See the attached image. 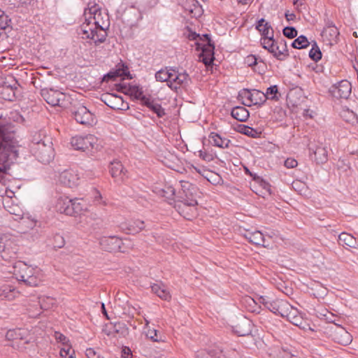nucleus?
I'll use <instances>...</instances> for the list:
<instances>
[{
    "instance_id": "22",
    "label": "nucleus",
    "mask_w": 358,
    "mask_h": 358,
    "mask_svg": "<svg viewBox=\"0 0 358 358\" xmlns=\"http://www.w3.org/2000/svg\"><path fill=\"white\" fill-rule=\"evenodd\" d=\"M127 171L119 161H113L110 164V173L116 182H123L127 178Z\"/></svg>"
},
{
    "instance_id": "39",
    "label": "nucleus",
    "mask_w": 358,
    "mask_h": 358,
    "mask_svg": "<svg viewBox=\"0 0 358 358\" xmlns=\"http://www.w3.org/2000/svg\"><path fill=\"white\" fill-rule=\"evenodd\" d=\"M71 199L68 198H61L57 201V208L59 213L69 215V209H71Z\"/></svg>"
},
{
    "instance_id": "21",
    "label": "nucleus",
    "mask_w": 358,
    "mask_h": 358,
    "mask_svg": "<svg viewBox=\"0 0 358 358\" xmlns=\"http://www.w3.org/2000/svg\"><path fill=\"white\" fill-rule=\"evenodd\" d=\"M289 308H291V305L287 301L282 299H275L269 304L268 310L283 317Z\"/></svg>"
},
{
    "instance_id": "38",
    "label": "nucleus",
    "mask_w": 358,
    "mask_h": 358,
    "mask_svg": "<svg viewBox=\"0 0 358 358\" xmlns=\"http://www.w3.org/2000/svg\"><path fill=\"white\" fill-rule=\"evenodd\" d=\"M224 357L222 352L218 350L208 351L202 350L198 351L196 355V358H221Z\"/></svg>"
},
{
    "instance_id": "60",
    "label": "nucleus",
    "mask_w": 358,
    "mask_h": 358,
    "mask_svg": "<svg viewBox=\"0 0 358 358\" xmlns=\"http://www.w3.org/2000/svg\"><path fill=\"white\" fill-rule=\"evenodd\" d=\"M3 90L9 91L10 92L12 93V94L8 93V96L4 97V99L10 100V101L13 100V98H14V96H15V93H14V91H13V88L12 87H9L8 86H3Z\"/></svg>"
},
{
    "instance_id": "46",
    "label": "nucleus",
    "mask_w": 358,
    "mask_h": 358,
    "mask_svg": "<svg viewBox=\"0 0 358 358\" xmlns=\"http://www.w3.org/2000/svg\"><path fill=\"white\" fill-rule=\"evenodd\" d=\"M178 213L183 216L187 220H191L192 217L196 213V206H194V209L192 210H189L188 207H183L182 205V208L179 209V208H176Z\"/></svg>"
},
{
    "instance_id": "5",
    "label": "nucleus",
    "mask_w": 358,
    "mask_h": 358,
    "mask_svg": "<svg viewBox=\"0 0 358 358\" xmlns=\"http://www.w3.org/2000/svg\"><path fill=\"white\" fill-rule=\"evenodd\" d=\"M19 245L15 237L10 234H2L0 236V255L5 261L17 257Z\"/></svg>"
},
{
    "instance_id": "17",
    "label": "nucleus",
    "mask_w": 358,
    "mask_h": 358,
    "mask_svg": "<svg viewBox=\"0 0 358 358\" xmlns=\"http://www.w3.org/2000/svg\"><path fill=\"white\" fill-rule=\"evenodd\" d=\"M73 115L76 122L81 124H90L93 122L92 113L83 105H79L75 108Z\"/></svg>"
},
{
    "instance_id": "43",
    "label": "nucleus",
    "mask_w": 358,
    "mask_h": 358,
    "mask_svg": "<svg viewBox=\"0 0 358 358\" xmlns=\"http://www.w3.org/2000/svg\"><path fill=\"white\" fill-rule=\"evenodd\" d=\"M185 8L189 11L190 13L200 14L201 8L197 0H187L185 3Z\"/></svg>"
},
{
    "instance_id": "40",
    "label": "nucleus",
    "mask_w": 358,
    "mask_h": 358,
    "mask_svg": "<svg viewBox=\"0 0 358 358\" xmlns=\"http://www.w3.org/2000/svg\"><path fill=\"white\" fill-rule=\"evenodd\" d=\"M256 29L261 33L263 37H271L269 31L270 30H271V32L273 31L271 25L263 18L258 21Z\"/></svg>"
},
{
    "instance_id": "44",
    "label": "nucleus",
    "mask_w": 358,
    "mask_h": 358,
    "mask_svg": "<svg viewBox=\"0 0 358 358\" xmlns=\"http://www.w3.org/2000/svg\"><path fill=\"white\" fill-rule=\"evenodd\" d=\"M309 57L312 60L315 62H317L322 58V52L315 41H314L313 44H312V48L309 51Z\"/></svg>"
},
{
    "instance_id": "55",
    "label": "nucleus",
    "mask_w": 358,
    "mask_h": 358,
    "mask_svg": "<svg viewBox=\"0 0 358 358\" xmlns=\"http://www.w3.org/2000/svg\"><path fill=\"white\" fill-rule=\"evenodd\" d=\"M199 157L206 162H211L213 160V156L212 154L200 150L199 152Z\"/></svg>"
},
{
    "instance_id": "2",
    "label": "nucleus",
    "mask_w": 358,
    "mask_h": 358,
    "mask_svg": "<svg viewBox=\"0 0 358 358\" xmlns=\"http://www.w3.org/2000/svg\"><path fill=\"white\" fill-rule=\"evenodd\" d=\"M30 151L41 163L49 164L54 158L55 152L50 138L41 134H35L29 144Z\"/></svg>"
},
{
    "instance_id": "18",
    "label": "nucleus",
    "mask_w": 358,
    "mask_h": 358,
    "mask_svg": "<svg viewBox=\"0 0 358 358\" xmlns=\"http://www.w3.org/2000/svg\"><path fill=\"white\" fill-rule=\"evenodd\" d=\"M173 77L171 78L170 83H169V87L175 91L180 87H184L188 85L189 81L190 80L189 75L186 72H176L174 69H173Z\"/></svg>"
},
{
    "instance_id": "63",
    "label": "nucleus",
    "mask_w": 358,
    "mask_h": 358,
    "mask_svg": "<svg viewBox=\"0 0 358 358\" xmlns=\"http://www.w3.org/2000/svg\"><path fill=\"white\" fill-rule=\"evenodd\" d=\"M296 17V15L294 13H289V12H286L285 13V18L286 20L289 22L291 20H294Z\"/></svg>"
},
{
    "instance_id": "12",
    "label": "nucleus",
    "mask_w": 358,
    "mask_h": 358,
    "mask_svg": "<svg viewBox=\"0 0 358 358\" xmlns=\"http://www.w3.org/2000/svg\"><path fill=\"white\" fill-rule=\"evenodd\" d=\"M101 248L108 252L120 251L124 252L123 241L116 236H103L99 241Z\"/></svg>"
},
{
    "instance_id": "14",
    "label": "nucleus",
    "mask_w": 358,
    "mask_h": 358,
    "mask_svg": "<svg viewBox=\"0 0 358 358\" xmlns=\"http://www.w3.org/2000/svg\"><path fill=\"white\" fill-rule=\"evenodd\" d=\"M80 176L77 171L67 169L62 171L59 176V181L64 186L73 188L78 185Z\"/></svg>"
},
{
    "instance_id": "4",
    "label": "nucleus",
    "mask_w": 358,
    "mask_h": 358,
    "mask_svg": "<svg viewBox=\"0 0 358 358\" xmlns=\"http://www.w3.org/2000/svg\"><path fill=\"white\" fill-rule=\"evenodd\" d=\"M181 191L178 192L176 196L177 203L175 208H182L183 207H188L190 210L196 206L198 203L196 201V195L194 194L196 187L188 182H181Z\"/></svg>"
},
{
    "instance_id": "58",
    "label": "nucleus",
    "mask_w": 358,
    "mask_h": 358,
    "mask_svg": "<svg viewBox=\"0 0 358 358\" xmlns=\"http://www.w3.org/2000/svg\"><path fill=\"white\" fill-rule=\"evenodd\" d=\"M257 57L255 55H249L245 58V62L248 66H252L257 64Z\"/></svg>"
},
{
    "instance_id": "61",
    "label": "nucleus",
    "mask_w": 358,
    "mask_h": 358,
    "mask_svg": "<svg viewBox=\"0 0 358 358\" xmlns=\"http://www.w3.org/2000/svg\"><path fill=\"white\" fill-rule=\"evenodd\" d=\"M85 355L87 358H99L100 356L96 353V352L92 349L88 348L86 350Z\"/></svg>"
},
{
    "instance_id": "7",
    "label": "nucleus",
    "mask_w": 358,
    "mask_h": 358,
    "mask_svg": "<svg viewBox=\"0 0 358 358\" xmlns=\"http://www.w3.org/2000/svg\"><path fill=\"white\" fill-rule=\"evenodd\" d=\"M71 145L78 150H86L94 149L98 147V138L92 135L76 136L71 138Z\"/></svg>"
},
{
    "instance_id": "30",
    "label": "nucleus",
    "mask_w": 358,
    "mask_h": 358,
    "mask_svg": "<svg viewBox=\"0 0 358 358\" xmlns=\"http://www.w3.org/2000/svg\"><path fill=\"white\" fill-rule=\"evenodd\" d=\"M151 289L152 292L157 294L160 299L165 301L171 299L169 292L166 289L165 285L162 282L152 285Z\"/></svg>"
},
{
    "instance_id": "8",
    "label": "nucleus",
    "mask_w": 358,
    "mask_h": 358,
    "mask_svg": "<svg viewBox=\"0 0 358 358\" xmlns=\"http://www.w3.org/2000/svg\"><path fill=\"white\" fill-rule=\"evenodd\" d=\"M205 38V43L201 45L199 43H196L197 45V49H201V57L202 58L203 62L206 65H210L213 63L214 60V49L215 46L213 43L211 41V39L208 34H204L203 36Z\"/></svg>"
},
{
    "instance_id": "26",
    "label": "nucleus",
    "mask_w": 358,
    "mask_h": 358,
    "mask_svg": "<svg viewBox=\"0 0 358 358\" xmlns=\"http://www.w3.org/2000/svg\"><path fill=\"white\" fill-rule=\"evenodd\" d=\"M71 209H69V213L71 216L80 215L83 212L87 209V204L83 199L75 198L71 199Z\"/></svg>"
},
{
    "instance_id": "62",
    "label": "nucleus",
    "mask_w": 358,
    "mask_h": 358,
    "mask_svg": "<svg viewBox=\"0 0 358 358\" xmlns=\"http://www.w3.org/2000/svg\"><path fill=\"white\" fill-rule=\"evenodd\" d=\"M348 115V118L346 120L347 122H354L357 120V115L353 111L348 110L345 112Z\"/></svg>"
},
{
    "instance_id": "27",
    "label": "nucleus",
    "mask_w": 358,
    "mask_h": 358,
    "mask_svg": "<svg viewBox=\"0 0 358 358\" xmlns=\"http://www.w3.org/2000/svg\"><path fill=\"white\" fill-rule=\"evenodd\" d=\"M127 76L129 79H131L130 76L129 72L128 71L127 66H124L123 64H120L119 66L115 71H111L108 73L105 76V79L108 80H115V79L118 77H124Z\"/></svg>"
},
{
    "instance_id": "29",
    "label": "nucleus",
    "mask_w": 358,
    "mask_h": 358,
    "mask_svg": "<svg viewBox=\"0 0 358 358\" xmlns=\"http://www.w3.org/2000/svg\"><path fill=\"white\" fill-rule=\"evenodd\" d=\"M275 50L277 54H275V57L279 60H284L289 56L287 42L283 38L277 40Z\"/></svg>"
},
{
    "instance_id": "6",
    "label": "nucleus",
    "mask_w": 358,
    "mask_h": 358,
    "mask_svg": "<svg viewBox=\"0 0 358 358\" xmlns=\"http://www.w3.org/2000/svg\"><path fill=\"white\" fill-rule=\"evenodd\" d=\"M238 98L247 106L262 105L266 101L264 93L257 90L243 89L238 92Z\"/></svg>"
},
{
    "instance_id": "56",
    "label": "nucleus",
    "mask_w": 358,
    "mask_h": 358,
    "mask_svg": "<svg viewBox=\"0 0 358 358\" xmlns=\"http://www.w3.org/2000/svg\"><path fill=\"white\" fill-rule=\"evenodd\" d=\"M298 162L294 158H287L285 162L284 165L288 169H292L297 166Z\"/></svg>"
},
{
    "instance_id": "1",
    "label": "nucleus",
    "mask_w": 358,
    "mask_h": 358,
    "mask_svg": "<svg viewBox=\"0 0 358 358\" xmlns=\"http://www.w3.org/2000/svg\"><path fill=\"white\" fill-rule=\"evenodd\" d=\"M85 22L79 28V34L83 38H89L96 45L103 43L107 37L108 25L103 20L101 7L95 3L90 2L84 12Z\"/></svg>"
},
{
    "instance_id": "49",
    "label": "nucleus",
    "mask_w": 358,
    "mask_h": 358,
    "mask_svg": "<svg viewBox=\"0 0 358 358\" xmlns=\"http://www.w3.org/2000/svg\"><path fill=\"white\" fill-rule=\"evenodd\" d=\"M65 245V240L63 236L57 234L53 237V246L56 248H62Z\"/></svg>"
},
{
    "instance_id": "37",
    "label": "nucleus",
    "mask_w": 358,
    "mask_h": 358,
    "mask_svg": "<svg viewBox=\"0 0 358 358\" xmlns=\"http://www.w3.org/2000/svg\"><path fill=\"white\" fill-rule=\"evenodd\" d=\"M270 358H294L290 350L285 348H276L269 354Z\"/></svg>"
},
{
    "instance_id": "31",
    "label": "nucleus",
    "mask_w": 358,
    "mask_h": 358,
    "mask_svg": "<svg viewBox=\"0 0 358 358\" xmlns=\"http://www.w3.org/2000/svg\"><path fill=\"white\" fill-rule=\"evenodd\" d=\"M232 117L239 122H245L249 116V111L243 106L234 107L231 111Z\"/></svg>"
},
{
    "instance_id": "16",
    "label": "nucleus",
    "mask_w": 358,
    "mask_h": 358,
    "mask_svg": "<svg viewBox=\"0 0 358 358\" xmlns=\"http://www.w3.org/2000/svg\"><path fill=\"white\" fill-rule=\"evenodd\" d=\"M339 31L333 22L328 21L322 32V36L329 45L338 43Z\"/></svg>"
},
{
    "instance_id": "64",
    "label": "nucleus",
    "mask_w": 358,
    "mask_h": 358,
    "mask_svg": "<svg viewBox=\"0 0 358 358\" xmlns=\"http://www.w3.org/2000/svg\"><path fill=\"white\" fill-rule=\"evenodd\" d=\"M115 331L117 333L120 331V329L124 330V331L127 330V329L125 328V325L124 324H120V323H119L118 324H115Z\"/></svg>"
},
{
    "instance_id": "41",
    "label": "nucleus",
    "mask_w": 358,
    "mask_h": 358,
    "mask_svg": "<svg viewBox=\"0 0 358 358\" xmlns=\"http://www.w3.org/2000/svg\"><path fill=\"white\" fill-rule=\"evenodd\" d=\"M264 95L266 100L271 99L273 101H278L280 97V94L278 92V87L275 85L268 87Z\"/></svg>"
},
{
    "instance_id": "15",
    "label": "nucleus",
    "mask_w": 358,
    "mask_h": 358,
    "mask_svg": "<svg viewBox=\"0 0 358 358\" xmlns=\"http://www.w3.org/2000/svg\"><path fill=\"white\" fill-rule=\"evenodd\" d=\"M101 101L108 107L114 110H124L128 108L122 96L115 94H104L101 96Z\"/></svg>"
},
{
    "instance_id": "33",
    "label": "nucleus",
    "mask_w": 358,
    "mask_h": 358,
    "mask_svg": "<svg viewBox=\"0 0 358 358\" xmlns=\"http://www.w3.org/2000/svg\"><path fill=\"white\" fill-rule=\"evenodd\" d=\"M314 160L318 164H323L328 160V151L325 147L317 146L315 150H313Z\"/></svg>"
},
{
    "instance_id": "20",
    "label": "nucleus",
    "mask_w": 358,
    "mask_h": 358,
    "mask_svg": "<svg viewBox=\"0 0 358 358\" xmlns=\"http://www.w3.org/2000/svg\"><path fill=\"white\" fill-rule=\"evenodd\" d=\"M243 236L250 243L254 245H262L264 248L269 247V244L266 243L267 240L259 231H251L246 230Z\"/></svg>"
},
{
    "instance_id": "24",
    "label": "nucleus",
    "mask_w": 358,
    "mask_h": 358,
    "mask_svg": "<svg viewBox=\"0 0 358 358\" xmlns=\"http://www.w3.org/2000/svg\"><path fill=\"white\" fill-rule=\"evenodd\" d=\"M283 317H286L289 322L295 326L300 328L304 329V322L302 316L299 313V310L291 306V308L288 309V311L285 313Z\"/></svg>"
},
{
    "instance_id": "28",
    "label": "nucleus",
    "mask_w": 358,
    "mask_h": 358,
    "mask_svg": "<svg viewBox=\"0 0 358 358\" xmlns=\"http://www.w3.org/2000/svg\"><path fill=\"white\" fill-rule=\"evenodd\" d=\"M19 294V292L10 285L0 286V299L13 300Z\"/></svg>"
},
{
    "instance_id": "54",
    "label": "nucleus",
    "mask_w": 358,
    "mask_h": 358,
    "mask_svg": "<svg viewBox=\"0 0 358 358\" xmlns=\"http://www.w3.org/2000/svg\"><path fill=\"white\" fill-rule=\"evenodd\" d=\"M54 337L57 342L62 343L64 347L68 345L67 343L69 342V339L60 332L55 331L54 334Z\"/></svg>"
},
{
    "instance_id": "47",
    "label": "nucleus",
    "mask_w": 358,
    "mask_h": 358,
    "mask_svg": "<svg viewBox=\"0 0 358 358\" xmlns=\"http://www.w3.org/2000/svg\"><path fill=\"white\" fill-rule=\"evenodd\" d=\"M145 334L149 339L154 342H160L162 341L161 336H158L157 331L155 329H151L150 327L147 329H144Z\"/></svg>"
},
{
    "instance_id": "36",
    "label": "nucleus",
    "mask_w": 358,
    "mask_h": 358,
    "mask_svg": "<svg viewBox=\"0 0 358 358\" xmlns=\"http://www.w3.org/2000/svg\"><path fill=\"white\" fill-rule=\"evenodd\" d=\"M27 334V331L24 329H10L7 331L6 337L8 340H24Z\"/></svg>"
},
{
    "instance_id": "32",
    "label": "nucleus",
    "mask_w": 358,
    "mask_h": 358,
    "mask_svg": "<svg viewBox=\"0 0 358 358\" xmlns=\"http://www.w3.org/2000/svg\"><path fill=\"white\" fill-rule=\"evenodd\" d=\"M261 44L262 47L271 52L273 57H275V54H277V50H275L277 40L273 38V31L271 32V37H262L261 38Z\"/></svg>"
},
{
    "instance_id": "51",
    "label": "nucleus",
    "mask_w": 358,
    "mask_h": 358,
    "mask_svg": "<svg viewBox=\"0 0 358 358\" xmlns=\"http://www.w3.org/2000/svg\"><path fill=\"white\" fill-rule=\"evenodd\" d=\"M162 196L168 199H173L175 196V189L169 186L166 187V189H162Z\"/></svg>"
},
{
    "instance_id": "9",
    "label": "nucleus",
    "mask_w": 358,
    "mask_h": 358,
    "mask_svg": "<svg viewBox=\"0 0 358 358\" xmlns=\"http://www.w3.org/2000/svg\"><path fill=\"white\" fill-rule=\"evenodd\" d=\"M352 92L351 83L347 80H343L329 88V93L337 99H347Z\"/></svg>"
},
{
    "instance_id": "50",
    "label": "nucleus",
    "mask_w": 358,
    "mask_h": 358,
    "mask_svg": "<svg viewBox=\"0 0 358 358\" xmlns=\"http://www.w3.org/2000/svg\"><path fill=\"white\" fill-rule=\"evenodd\" d=\"M283 35L288 38H294L297 36V31L293 27H286L282 30Z\"/></svg>"
},
{
    "instance_id": "59",
    "label": "nucleus",
    "mask_w": 358,
    "mask_h": 358,
    "mask_svg": "<svg viewBox=\"0 0 358 358\" xmlns=\"http://www.w3.org/2000/svg\"><path fill=\"white\" fill-rule=\"evenodd\" d=\"M143 0H124L126 4L130 6L131 8H138V6L142 2Z\"/></svg>"
},
{
    "instance_id": "11",
    "label": "nucleus",
    "mask_w": 358,
    "mask_h": 358,
    "mask_svg": "<svg viewBox=\"0 0 358 358\" xmlns=\"http://www.w3.org/2000/svg\"><path fill=\"white\" fill-rule=\"evenodd\" d=\"M136 98L141 101V103L142 105L146 106L151 111L155 113L157 117L161 118L166 115L164 108H163L161 104L152 96H147L143 95L142 92H139L138 94L136 95Z\"/></svg>"
},
{
    "instance_id": "3",
    "label": "nucleus",
    "mask_w": 358,
    "mask_h": 358,
    "mask_svg": "<svg viewBox=\"0 0 358 358\" xmlns=\"http://www.w3.org/2000/svg\"><path fill=\"white\" fill-rule=\"evenodd\" d=\"M12 272L18 281L30 287L38 286L43 278V274L39 268L33 267L21 261L14 264Z\"/></svg>"
},
{
    "instance_id": "52",
    "label": "nucleus",
    "mask_w": 358,
    "mask_h": 358,
    "mask_svg": "<svg viewBox=\"0 0 358 358\" xmlns=\"http://www.w3.org/2000/svg\"><path fill=\"white\" fill-rule=\"evenodd\" d=\"M9 21L8 15L5 14L3 10L0 9V28L5 29L8 26Z\"/></svg>"
},
{
    "instance_id": "48",
    "label": "nucleus",
    "mask_w": 358,
    "mask_h": 358,
    "mask_svg": "<svg viewBox=\"0 0 358 358\" xmlns=\"http://www.w3.org/2000/svg\"><path fill=\"white\" fill-rule=\"evenodd\" d=\"M59 354L61 358H76L73 356L74 350L69 345L61 348Z\"/></svg>"
},
{
    "instance_id": "57",
    "label": "nucleus",
    "mask_w": 358,
    "mask_h": 358,
    "mask_svg": "<svg viewBox=\"0 0 358 358\" xmlns=\"http://www.w3.org/2000/svg\"><path fill=\"white\" fill-rule=\"evenodd\" d=\"M257 301L259 303L262 304L267 309L269 308V304L271 303L272 301L268 300V299L266 296H261L257 299Z\"/></svg>"
},
{
    "instance_id": "34",
    "label": "nucleus",
    "mask_w": 358,
    "mask_h": 358,
    "mask_svg": "<svg viewBox=\"0 0 358 358\" xmlns=\"http://www.w3.org/2000/svg\"><path fill=\"white\" fill-rule=\"evenodd\" d=\"M172 69H162L155 73V78L157 81L159 82H166L167 85L169 86V83H170L171 78L173 77Z\"/></svg>"
},
{
    "instance_id": "53",
    "label": "nucleus",
    "mask_w": 358,
    "mask_h": 358,
    "mask_svg": "<svg viewBox=\"0 0 358 358\" xmlns=\"http://www.w3.org/2000/svg\"><path fill=\"white\" fill-rule=\"evenodd\" d=\"M242 133L253 138L257 137L259 134L257 130L248 126H244V127L243 128Z\"/></svg>"
},
{
    "instance_id": "13",
    "label": "nucleus",
    "mask_w": 358,
    "mask_h": 358,
    "mask_svg": "<svg viewBox=\"0 0 358 358\" xmlns=\"http://www.w3.org/2000/svg\"><path fill=\"white\" fill-rule=\"evenodd\" d=\"M7 211L13 215L15 220H21L23 224H26L29 228H34L36 226V221L34 219H30L27 215L25 216L22 209L17 204H11L6 207Z\"/></svg>"
},
{
    "instance_id": "23",
    "label": "nucleus",
    "mask_w": 358,
    "mask_h": 358,
    "mask_svg": "<svg viewBox=\"0 0 358 358\" xmlns=\"http://www.w3.org/2000/svg\"><path fill=\"white\" fill-rule=\"evenodd\" d=\"M332 336L336 342L343 345H347L352 341L351 335L340 325L336 326Z\"/></svg>"
},
{
    "instance_id": "25",
    "label": "nucleus",
    "mask_w": 358,
    "mask_h": 358,
    "mask_svg": "<svg viewBox=\"0 0 358 358\" xmlns=\"http://www.w3.org/2000/svg\"><path fill=\"white\" fill-rule=\"evenodd\" d=\"M209 142L215 147L220 148H228L231 144V141L227 138L222 136L216 132H210L208 136Z\"/></svg>"
},
{
    "instance_id": "45",
    "label": "nucleus",
    "mask_w": 358,
    "mask_h": 358,
    "mask_svg": "<svg viewBox=\"0 0 358 358\" xmlns=\"http://www.w3.org/2000/svg\"><path fill=\"white\" fill-rule=\"evenodd\" d=\"M38 303L41 309L48 310L55 303V299L51 297H40Z\"/></svg>"
},
{
    "instance_id": "19",
    "label": "nucleus",
    "mask_w": 358,
    "mask_h": 358,
    "mask_svg": "<svg viewBox=\"0 0 358 358\" xmlns=\"http://www.w3.org/2000/svg\"><path fill=\"white\" fill-rule=\"evenodd\" d=\"M122 231L127 234H135L145 228V222L141 220H135L129 222L121 223L120 226Z\"/></svg>"
},
{
    "instance_id": "10",
    "label": "nucleus",
    "mask_w": 358,
    "mask_h": 358,
    "mask_svg": "<svg viewBox=\"0 0 358 358\" xmlns=\"http://www.w3.org/2000/svg\"><path fill=\"white\" fill-rule=\"evenodd\" d=\"M41 95L43 99L52 106H61L64 104L66 94L52 88H44L41 91Z\"/></svg>"
},
{
    "instance_id": "42",
    "label": "nucleus",
    "mask_w": 358,
    "mask_h": 358,
    "mask_svg": "<svg viewBox=\"0 0 358 358\" xmlns=\"http://www.w3.org/2000/svg\"><path fill=\"white\" fill-rule=\"evenodd\" d=\"M309 45V41H308L307 38L303 35H301L299 37H297L292 43V46L294 48L296 49L306 48Z\"/></svg>"
},
{
    "instance_id": "35",
    "label": "nucleus",
    "mask_w": 358,
    "mask_h": 358,
    "mask_svg": "<svg viewBox=\"0 0 358 358\" xmlns=\"http://www.w3.org/2000/svg\"><path fill=\"white\" fill-rule=\"evenodd\" d=\"M338 241L341 244L347 247L357 248L358 246L356 238L348 233H341L338 236Z\"/></svg>"
}]
</instances>
